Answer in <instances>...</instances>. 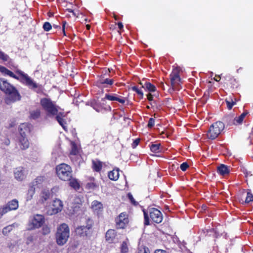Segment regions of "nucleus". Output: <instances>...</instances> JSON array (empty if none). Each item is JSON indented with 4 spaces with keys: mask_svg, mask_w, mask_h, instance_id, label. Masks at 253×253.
Returning <instances> with one entry per match:
<instances>
[{
    "mask_svg": "<svg viewBox=\"0 0 253 253\" xmlns=\"http://www.w3.org/2000/svg\"><path fill=\"white\" fill-rule=\"evenodd\" d=\"M0 72L4 75H8L9 77L19 81L22 84L28 86L32 89L38 88L36 91L37 93H40L42 91L41 87H39L37 84L34 82L33 80L26 73L20 70L15 71L14 74L12 71H10L6 67L0 66Z\"/></svg>",
    "mask_w": 253,
    "mask_h": 253,
    "instance_id": "1",
    "label": "nucleus"
},
{
    "mask_svg": "<svg viewBox=\"0 0 253 253\" xmlns=\"http://www.w3.org/2000/svg\"><path fill=\"white\" fill-rule=\"evenodd\" d=\"M0 72L4 75H8L9 77L19 81L22 84L28 86L32 89L38 88L36 91L37 93H40L42 91L41 87H39L37 84L34 82L33 80L26 73L20 70L15 71L14 74L12 71H10L6 67L0 66Z\"/></svg>",
    "mask_w": 253,
    "mask_h": 253,
    "instance_id": "2",
    "label": "nucleus"
},
{
    "mask_svg": "<svg viewBox=\"0 0 253 253\" xmlns=\"http://www.w3.org/2000/svg\"><path fill=\"white\" fill-rule=\"evenodd\" d=\"M0 90L7 95L8 98L11 102L21 100V96L17 88L3 78L0 79Z\"/></svg>",
    "mask_w": 253,
    "mask_h": 253,
    "instance_id": "3",
    "label": "nucleus"
},
{
    "mask_svg": "<svg viewBox=\"0 0 253 253\" xmlns=\"http://www.w3.org/2000/svg\"><path fill=\"white\" fill-rule=\"evenodd\" d=\"M145 225L150 224V220L153 223L159 224L162 222L163 219V214L158 209L155 208H151L148 210L147 211L143 210Z\"/></svg>",
    "mask_w": 253,
    "mask_h": 253,
    "instance_id": "4",
    "label": "nucleus"
},
{
    "mask_svg": "<svg viewBox=\"0 0 253 253\" xmlns=\"http://www.w3.org/2000/svg\"><path fill=\"white\" fill-rule=\"evenodd\" d=\"M55 169L57 176L62 181H69L73 176L72 168L65 163H62L57 165Z\"/></svg>",
    "mask_w": 253,
    "mask_h": 253,
    "instance_id": "5",
    "label": "nucleus"
},
{
    "mask_svg": "<svg viewBox=\"0 0 253 253\" xmlns=\"http://www.w3.org/2000/svg\"><path fill=\"white\" fill-rule=\"evenodd\" d=\"M70 235V229L66 223L61 224L58 228L56 234L57 244L59 246L64 245L68 241Z\"/></svg>",
    "mask_w": 253,
    "mask_h": 253,
    "instance_id": "6",
    "label": "nucleus"
},
{
    "mask_svg": "<svg viewBox=\"0 0 253 253\" xmlns=\"http://www.w3.org/2000/svg\"><path fill=\"white\" fill-rule=\"evenodd\" d=\"M225 127L224 124L221 121H217L212 124L207 132L208 138L213 140L221 133Z\"/></svg>",
    "mask_w": 253,
    "mask_h": 253,
    "instance_id": "7",
    "label": "nucleus"
},
{
    "mask_svg": "<svg viewBox=\"0 0 253 253\" xmlns=\"http://www.w3.org/2000/svg\"><path fill=\"white\" fill-rule=\"evenodd\" d=\"M115 227L117 230L126 229L129 223L128 214L126 211L120 213L115 217Z\"/></svg>",
    "mask_w": 253,
    "mask_h": 253,
    "instance_id": "8",
    "label": "nucleus"
},
{
    "mask_svg": "<svg viewBox=\"0 0 253 253\" xmlns=\"http://www.w3.org/2000/svg\"><path fill=\"white\" fill-rule=\"evenodd\" d=\"M40 104L48 115L54 116L57 114L58 112L57 107L50 99L47 98H42L40 100Z\"/></svg>",
    "mask_w": 253,
    "mask_h": 253,
    "instance_id": "9",
    "label": "nucleus"
},
{
    "mask_svg": "<svg viewBox=\"0 0 253 253\" xmlns=\"http://www.w3.org/2000/svg\"><path fill=\"white\" fill-rule=\"evenodd\" d=\"M114 83V79L108 78L106 75H103L100 77L96 82V84L99 88L102 89H105L106 91H109L113 87Z\"/></svg>",
    "mask_w": 253,
    "mask_h": 253,
    "instance_id": "10",
    "label": "nucleus"
},
{
    "mask_svg": "<svg viewBox=\"0 0 253 253\" xmlns=\"http://www.w3.org/2000/svg\"><path fill=\"white\" fill-rule=\"evenodd\" d=\"M44 223V217L41 214H36L33 216L29 221L28 230H33L39 228Z\"/></svg>",
    "mask_w": 253,
    "mask_h": 253,
    "instance_id": "11",
    "label": "nucleus"
},
{
    "mask_svg": "<svg viewBox=\"0 0 253 253\" xmlns=\"http://www.w3.org/2000/svg\"><path fill=\"white\" fill-rule=\"evenodd\" d=\"M90 105L97 112L111 111L112 109L111 106L107 105L106 102H100L95 99L90 102Z\"/></svg>",
    "mask_w": 253,
    "mask_h": 253,
    "instance_id": "12",
    "label": "nucleus"
},
{
    "mask_svg": "<svg viewBox=\"0 0 253 253\" xmlns=\"http://www.w3.org/2000/svg\"><path fill=\"white\" fill-rule=\"evenodd\" d=\"M248 114V112H244L239 117L236 118H233L232 116L228 115L225 117V120L226 121L229 122L228 125L230 126L233 125H237L239 124H241L243 123L245 117Z\"/></svg>",
    "mask_w": 253,
    "mask_h": 253,
    "instance_id": "13",
    "label": "nucleus"
},
{
    "mask_svg": "<svg viewBox=\"0 0 253 253\" xmlns=\"http://www.w3.org/2000/svg\"><path fill=\"white\" fill-rule=\"evenodd\" d=\"M224 86L227 88L234 89L237 88L238 83L236 79L230 75H226L224 77Z\"/></svg>",
    "mask_w": 253,
    "mask_h": 253,
    "instance_id": "14",
    "label": "nucleus"
},
{
    "mask_svg": "<svg viewBox=\"0 0 253 253\" xmlns=\"http://www.w3.org/2000/svg\"><path fill=\"white\" fill-rule=\"evenodd\" d=\"M181 69L179 67L174 68L169 75L170 83L172 86H174L180 82V72Z\"/></svg>",
    "mask_w": 253,
    "mask_h": 253,
    "instance_id": "15",
    "label": "nucleus"
},
{
    "mask_svg": "<svg viewBox=\"0 0 253 253\" xmlns=\"http://www.w3.org/2000/svg\"><path fill=\"white\" fill-rule=\"evenodd\" d=\"M63 208V202L60 199H56L53 201L51 207L50 214H55L60 212Z\"/></svg>",
    "mask_w": 253,
    "mask_h": 253,
    "instance_id": "16",
    "label": "nucleus"
},
{
    "mask_svg": "<svg viewBox=\"0 0 253 253\" xmlns=\"http://www.w3.org/2000/svg\"><path fill=\"white\" fill-rule=\"evenodd\" d=\"M90 208L94 214L99 216L103 211V206L101 202L94 200L91 202Z\"/></svg>",
    "mask_w": 253,
    "mask_h": 253,
    "instance_id": "17",
    "label": "nucleus"
},
{
    "mask_svg": "<svg viewBox=\"0 0 253 253\" xmlns=\"http://www.w3.org/2000/svg\"><path fill=\"white\" fill-rule=\"evenodd\" d=\"M76 234L84 238L90 237L92 235V232L86 229L84 226H79L75 229Z\"/></svg>",
    "mask_w": 253,
    "mask_h": 253,
    "instance_id": "18",
    "label": "nucleus"
},
{
    "mask_svg": "<svg viewBox=\"0 0 253 253\" xmlns=\"http://www.w3.org/2000/svg\"><path fill=\"white\" fill-rule=\"evenodd\" d=\"M32 130V126L27 123L21 124L19 127L20 136L27 137Z\"/></svg>",
    "mask_w": 253,
    "mask_h": 253,
    "instance_id": "19",
    "label": "nucleus"
},
{
    "mask_svg": "<svg viewBox=\"0 0 253 253\" xmlns=\"http://www.w3.org/2000/svg\"><path fill=\"white\" fill-rule=\"evenodd\" d=\"M18 207L19 204L18 200L16 199H13L9 201L5 206L2 207V209L5 214L11 211L17 210L18 208Z\"/></svg>",
    "mask_w": 253,
    "mask_h": 253,
    "instance_id": "20",
    "label": "nucleus"
},
{
    "mask_svg": "<svg viewBox=\"0 0 253 253\" xmlns=\"http://www.w3.org/2000/svg\"><path fill=\"white\" fill-rule=\"evenodd\" d=\"M106 99L110 101H117L122 104H124L126 102V99L124 97H119L116 94H106L105 97L102 98V101L106 102Z\"/></svg>",
    "mask_w": 253,
    "mask_h": 253,
    "instance_id": "21",
    "label": "nucleus"
},
{
    "mask_svg": "<svg viewBox=\"0 0 253 253\" xmlns=\"http://www.w3.org/2000/svg\"><path fill=\"white\" fill-rule=\"evenodd\" d=\"M139 84L141 85V87L143 88L146 91L149 93L153 92L156 91V87L155 85L147 81H143L140 82Z\"/></svg>",
    "mask_w": 253,
    "mask_h": 253,
    "instance_id": "22",
    "label": "nucleus"
},
{
    "mask_svg": "<svg viewBox=\"0 0 253 253\" xmlns=\"http://www.w3.org/2000/svg\"><path fill=\"white\" fill-rule=\"evenodd\" d=\"M56 120L58 122V123L60 124V125L62 127V128L65 131L67 130V123L66 121L64 119L65 117V115L63 112H58L57 114H56Z\"/></svg>",
    "mask_w": 253,
    "mask_h": 253,
    "instance_id": "23",
    "label": "nucleus"
},
{
    "mask_svg": "<svg viewBox=\"0 0 253 253\" xmlns=\"http://www.w3.org/2000/svg\"><path fill=\"white\" fill-rule=\"evenodd\" d=\"M117 236V232L114 229H109L106 233L105 239L109 243H113Z\"/></svg>",
    "mask_w": 253,
    "mask_h": 253,
    "instance_id": "24",
    "label": "nucleus"
},
{
    "mask_svg": "<svg viewBox=\"0 0 253 253\" xmlns=\"http://www.w3.org/2000/svg\"><path fill=\"white\" fill-rule=\"evenodd\" d=\"M14 176L17 180L22 181L25 177L24 168L23 167L16 168L14 171Z\"/></svg>",
    "mask_w": 253,
    "mask_h": 253,
    "instance_id": "25",
    "label": "nucleus"
},
{
    "mask_svg": "<svg viewBox=\"0 0 253 253\" xmlns=\"http://www.w3.org/2000/svg\"><path fill=\"white\" fill-rule=\"evenodd\" d=\"M91 163V167L93 170L95 172H100L103 167L102 162L98 159H96L92 160Z\"/></svg>",
    "mask_w": 253,
    "mask_h": 253,
    "instance_id": "26",
    "label": "nucleus"
},
{
    "mask_svg": "<svg viewBox=\"0 0 253 253\" xmlns=\"http://www.w3.org/2000/svg\"><path fill=\"white\" fill-rule=\"evenodd\" d=\"M19 146L22 150H26L29 147V142L27 137L19 136Z\"/></svg>",
    "mask_w": 253,
    "mask_h": 253,
    "instance_id": "27",
    "label": "nucleus"
},
{
    "mask_svg": "<svg viewBox=\"0 0 253 253\" xmlns=\"http://www.w3.org/2000/svg\"><path fill=\"white\" fill-rule=\"evenodd\" d=\"M109 178L113 181H116L119 177V169L118 168L114 169L110 171L108 173Z\"/></svg>",
    "mask_w": 253,
    "mask_h": 253,
    "instance_id": "28",
    "label": "nucleus"
},
{
    "mask_svg": "<svg viewBox=\"0 0 253 253\" xmlns=\"http://www.w3.org/2000/svg\"><path fill=\"white\" fill-rule=\"evenodd\" d=\"M217 172L221 175L224 176L229 173L230 170L228 166L221 164L217 167Z\"/></svg>",
    "mask_w": 253,
    "mask_h": 253,
    "instance_id": "29",
    "label": "nucleus"
},
{
    "mask_svg": "<svg viewBox=\"0 0 253 253\" xmlns=\"http://www.w3.org/2000/svg\"><path fill=\"white\" fill-rule=\"evenodd\" d=\"M50 193L48 190H43L41 192L40 194V198L39 202L41 204H43L50 197Z\"/></svg>",
    "mask_w": 253,
    "mask_h": 253,
    "instance_id": "30",
    "label": "nucleus"
},
{
    "mask_svg": "<svg viewBox=\"0 0 253 253\" xmlns=\"http://www.w3.org/2000/svg\"><path fill=\"white\" fill-rule=\"evenodd\" d=\"M90 182H87L85 185V188L87 189H95L98 187V184L95 182L94 177H90L89 178Z\"/></svg>",
    "mask_w": 253,
    "mask_h": 253,
    "instance_id": "31",
    "label": "nucleus"
},
{
    "mask_svg": "<svg viewBox=\"0 0 253 253\" xmlns=\"http://www.w3.org/2000/svg\"><path fill=\"white\" fill-rule=\"evenodd\" d=\"M45 180V177L44 176H37L32 182V185L39 187L41 185Z\"/></svg>",
    "mask_w": 253,
    "mask_h": 253,
    "instance_id": "32",
    "label": "nucleus"
},
{
    "mask_svg": "<svg viewBox=\"0 0 253 253\" xmlns=\"http://www.w3.org/2000/svg\"><path fill=\"white\" fill-rule=\"evenodd\" d=\"M94 225V220L90 217H87L85 219V226L84 227L86 229L93 233V227Z\"/></svg>",
    "mask_w": 253,
    "mask_h": 253,
    "instance_id": "33",
    "label": "nucleus"
},
{
    "mask_svg": "<svg viewBox=\"0 0 253 253\" xmlns=\"http://www.w3.org/2000/svg\"><path fill=\"white\" fill-rule=\"evenodd\" d=\"M68 181L69 182V185L72 188H74L76 190L80 189V185L76 178H73L72 176L71 179H70V180H69Z\"/></svg>",
    "mask_w": 253,
    "mask_h": 253,
    "instance_id": "34",
    "label": "nucleus"
},
{
    "mask_svg": "<svg viewBox=\"0 0 253 253\" xmlns=\"http://www.w3.org/2000/svg\"><path fill=\"white\" fill-rule=\"evenodd\" d=\"M35 193V187L34 186H30L27 193V200H30L32 199L33 195Z\"/></svg>",
    "mask_w": 253,
    "mask_h": 253,
    "instance_id": "35",
    "label": "nucleus"
},
{
    "mask_svg": "<svg viewBox=\"0 0 253 253\" xmlns=\"http://www.w3.org/2000/svg\"><path fill=\"white\" fill-rule=\"evenodd\" d=\"M30 118L31 119L36 120L38 119L41 116V111L40 109H36L30 112Z\"/></svg>",
    "mask_w": 253,
    "mask_h": 253,
    "instance_id": "36",
    "label": "nucleus"
},
{
    "mask_svg": "<svg viewBox=\"0 0 253 253\" xmlns=\"http://www.w3.org/2000/svg\"><path fill=\"white\" fill-rule=\"evenodd\" d=\"M71 150L70 151V154L72 155H77L79 153V150L77 147V145L76 143L74 142H71Z\"/></svg>",
    "mask_w": 253,
    "mask_h": 253,
    "instance_id": "37",
    "label": "nucleus"
},
{
    "mask_svg": "<svg viewBox=\"0 0 253 253\" xmlns=\"http://www.w3.org/2000/svg\"><path fill=\"white\" fill-rule=\"evenodd\" d=\"M137 253H150L149 248L145 246H139Z\"/></svg>",
    "mask_w": 253,
    "mask_h": 253,
    "instance_id": "38",
    "label": "nucleus"
},
{
    "mask_svg": "<svg viewBox=\"0 0 253 253\" xmlns=\"http://www.w3.org/2000/svg\"><path fill=\"white\" fill-rule=\"evenodd\" d=\"M160 146L161 144L160 143L152 144L150 146V150L154 153H158L160 152Z\"/></svg>",
    "mask_w": 253,
    "mask_h": 253,
    "instance_id": "39",
    "label": "nucleus"
},
{
    "mask_svg": "<svg viewBox=\"0 0 253 253\" xmlns=\"http://www.w3.org/2000/svg\"><path fill=\"white\" fill-rule=\"evenodd\" d=\"M225 102H226V104H227V108L229 110H231L233 106L236 103L235 102H234L231 98H229L228 99H226Z\"/></svg>",
    "mask_w": 253,
    "mask_h": 253,
    "instance_id": "40",
    "label": "nucleus"
},
{
    "mask_svg": "<svg viewBox=\"0 0 253 253\" xmlns=\"http://www.w3.org/2000/svg\"><path fill=\"white\" fill-rule=\"evenodd\" d=\"M131 89L133 91L136 92L139 95H140V97L141 99H142L143 98V92L141 89H139L137 86H132Z\"/></svg>",
    "mask_w": 253,
    "mask_h": 253,
    "instance_id": "41",
    "label": "nucleus"
},
{
    "mask_svg": "<svg viewBox=\"0 0 253 253\" xmlns=\"http://www.w3.org/2000/svg\"><path fill=\"white\" fill-rule=\"evenodd\" d=\"M131 89L133 91L136 92L139 95H140V97L141 99H142L143 98V92L141 89H139L137 86H132Z\"/></svg>",
    "mask_w": 253,
    "mask_h": 253,
    "instance_id": "42",
    "label": "nucleus"
},
{
    "mask_svg": "<svg viewBox=\"0 0 253 253\" xmlns=\"http://www.w3.org/2000/svg\"><path fill=\"white\" fill-rule=\"evenodd\" d=\"M128 249L127 243L126 242H123L121 246V253H126L128 252Z\"/></svg>",
    "mask_w": 253,
    "mask_h": 253,
    "instance_id": "43",
    "label": "nucleus"
},
{
    "mask_svg": "<svg viewBox=\"0 0 253 253\" xmlns=\"http://www.w3.org/2000/svg\"><path fill=\"white\" fill-rule=\"evenodd\" d=\"M253 201V195L251 192H248L247 194V197L245 200L246 203H249Z\"/></svg>",
    "mask_w": 253,
    "mask_h": 253,
    "instance_id": "44",
    "label": "nucleus"
},
{
    "mask_svg": "<svg viewBox=\"0 0 253 253\" xmlns=\"http://www.w3.org/2000/svg\"><path fill=\"white\" fill-rule=\"evenodd\" d=\"M127 196L132 205L137 206L138 204V202L135 201L132 195L130 193H128L127 195Z\"/></svg>",
    "mask_w": 253,
    "mask_h": 253,
    "instance_id": "45",
    "label": "nucleus"
},
{
    "mask_svg": "<svg viewBox=\"0 0 253 253\" xmlns=\"http://www.w3.org/2000/svg\"><path fill=\"white\" fill-rule=\"evenodd\" d=\"M43 29L45 31L48 32L52 28L51 24L48 22H45L43 25Z\"/></svg>",
    "mask_w": 253,
    "mask_h": 253,
    "instance_id": "46",
    "label": "nucleus"
},
{
    "mask_svg": "<svg viewBox=\"0 0 253 253\" xmlns=\"http://www.w3.org/2000/svg\"><path fill=\"white\" fill-rule=\"evenodd\" d=\"M1 140L2 144L8 146L10 144V140L6 136H2Z\"/></svg>",
    "mask_w": 253,
    "mask_h": 253,
    "instance_id": "47",
    "label": "nucleus"
},
{
    "mask_svg": "<svg viewBox=\"0 0 253 253\" xmlns=\"http://www.w3.org/2000/svg\"><path fill=\"white\" fill-rule=\"evenodd\" d=\"M9 58V56L4 52L0 50V59L3 61H7Z\"/></svg>",
    "mask_w": 253,
    "mask_h": 253,
    "instance_id": "48",
    "label": "nucleus"
},
{
    "mask_svg": "<svg viewBox=\"0 0 253 253\" xmlns=\"http://www.w3.org/2000/svg\"><path fill=\"white\" fill-rule=\"evenodd\" d=\"M50 232V228L47 226H44L42 228V234L45 235L48 234Z\"/></svg>",
    "mask_w": 253,
    "mask_h": 253,
    "instance_id": "49",
    "label": "nucleus"
},
{
    "mask_svg": "<svg viewBox=\"0 0 253 253\" xmlns=\"http://www.w3.org/2000/svg\"><path fill=\"white\" fill-rule=\"evenodd\" d=\"M12 229V226H8L4 227L2 230V233L4 235L7 234Z\"/></svg>",
    "mask_w": 253,
    "mask_h": 253,
    "instance_id": "50",
    "label": "nucleus"
},
{
    "mask_svg": "<svg viewBox=\"0 0 253 253\" xmlns=\"http://www.w3.org/2000/svg\"><path fill=\"white\" fill-rule=\"evenodd\" d=\"M155 124V119L153 118H151L149 119L148 121V123L147 125V126L148 128H152Z\"/></svg>",
    "mask_w": 253,
    "mask_h": 253,
    "instance_id": "51",
    "label": "nucleus"
},
{
    "mask_svg": "<svg viewBox=\"0 0 253 253\" xmlns=\"http://www.w3.org/2000/svg\"><path fill=\"white\" fill-rule=\"evenodd\" d=\"M188 167L189 165L186 162L182 163L180 166V169L183 171H185Z\"/></svg>",
    "mask_w": 253,
    "mask_h": 253,
    "instance_id": "52",
    "label": "nucleus"
},
{
    "mask_svg": "<svg viewBox=\"0 0 253 253\" xmlns=\"http://www.w3.org/2000/svg\"><path fill=\"white\" fill-rule=\"evenodd\" d=\"M140 139L139 138H136L133 141V142L131 144V147L133 148H135L140 143Z\"/></svg>",
    "mask_w": 253,
    "mask_h": 253,
    "instance_id": "53",
    "label": "nucleus"
},
{
    "mask_svg": "<svg viewBox=\"0 0 253 253\" xmlns=\"http://www.w3.org/2000/svg\"><path fill=\"white\" fill-rule=\"evenodd\" d=\"M67 24V22L65 21H63L62 22V31L63 33L64 36H66V33H65V27L66 25Z\"/></svg>",
    "mask_w": 253,
    "mask_h": 253,
    "instance_id": "54",
    "label": "nucleus"
},
{
    "mask_svg": "<svg viewBox=\"0 0 253 253\" xmlns=\"http://www.w3.org/2000/svg\"><path fill=\"white\" fill-rule=\"evenodd\" d=\"M147 99L149 101H152L153 100V95L151 93H149L147 95Z\"/></svg>",
    "mask_w": 253,
    "mask_h": 253,
    "instance_id": "55",
    "label": "nucleus"
},
{
    "mask_svg": "<svg viewBox=\"0 0 253 253\" xmlns=\"http://www.w3.org/2000/svg\"><path fill=\"white\" fill-rule=\"evenodd\" d=\"M154 253H168L166 251L158 249V250H156L155 251Z\"/></svg>",
    "mask_w": 253,
    "mask_h": 253,
    "instance_id": "56",
    "label": "nucleus"
},
{
    "mask_svg": "<svg viewBox=\"0 0 253 253\" xmlns=\"http://www.w3.org/2000/svg\"><path fill=\"white\" fill-rule=\"evenodd\" d=\"M4 212L2 209V207H0V219L2 217L3 214H4Z\"/></svg>",
    "mask_w": 253,
    "mask_h": 253,
    "instance_id": "57",
    "label": "nucleus"
},
{
    "mask_svg": "<svg viewBox=\"0 0 253 253\" xmlns=\"http://www.w3.org/2000/svg\"><path fill=\"white\" fill-rule=\"evenodd\" d=\"M117 25H118L119 29L120 30L122 29L124 27L123 24L122 22H118Z\"/></svg>",
    "mask_w": 253,
    "mask_h": 253,
    "instance_id": "58",
    "label": "nucleus"
},
{
    "mask_svg": "<svg viewBox=\"0 0 253 253\" xmlns=\"http://www.w3.org/2000/svg\"><path fill=\"white\" fill-rule=\"evenodd\" d=\"M66 11H68L69 12L72 13L73 12L74 10L71 8H67Z\"/></svg>",
    "mask_w": 253,
    "mask_h": 253,
    "instance_id": "59",
    "label": "nucleus"
},
{
    "mask_svg": "<svg viewBox=\"0 0 253 253\" xmlns=\"http://www.w3.org/2000/svg\"><path fill=\"white\" fill-rule=\"evenodd\" d=\"M90 27H90V25H89V24H87V25H86V29H87V30H90Z\"/></svg>",
    "mask_w": 253,
    "mask_h": 253,
    "instance_id": "60",
    "label": "nucleus"
},
{
    "mask_svg": "<svg viewBox=\"0 0 253 253\" xmlns=\"http://www.w3.org/2000/svg\"><path fill=\"white\" fill-rule=\"evenodd\" d=\"M53 27L56 28V29H57V28L60 29V26H58V25H53Z\"/></svg>",
    "mask_w": 253,
    "mask_h": 253,
    "instance_id": "61",
    "label": "nucleus"
},
{
    "mask_svg": "<svg viewBox=\"0 0 253 253\" xmlns=\"http://www.w3.org/2000/svg\"><path fill=\"white\" fill-rule=\"evenodd\" d=\"M72 14H73V15L75 17H78V16L77 15V14L76 12H74V11H73V12H72Z\"/></svg>",
    "mask_w": 253,
    "mask_h": 253,
    "instance_id": "62",
    "label": "nucleus"
},
{
    "mask_svg": "<svg viewBox=\"0 0 253 253\" xmlns=\"http://www.w3.org/2000/svg\"><path fill=\"white\" fill-rule=\"evenodd\" d=\"M114 18H115V20H117V16H114Z\"/></svg>",
    "mask_w": 253,
    "mask_h": 253,
    "instance_id": "63",
    "label": "nucleus"
},
{
    "mask_svg": "<svg viewBox=\"0 0 253 253\" xmlns=\"http://www.w3.org/2000/svg\"><path fill=\"white\" fill-rule=\"evenodd\" d=\"M147 109H150V107H149V106H147Z\"/></svg>",
    "mask_w": 253,
    "mask_h": 253,
    "instance_id": "64",
    "label": "nucleus"
}]
</instances>
